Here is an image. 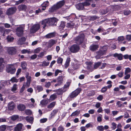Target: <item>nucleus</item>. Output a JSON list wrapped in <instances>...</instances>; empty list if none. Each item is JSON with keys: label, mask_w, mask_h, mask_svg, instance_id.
Segmentation results:
<instances>
[{"label": "nucleus", "mask_w": 131, "mask_h": 131, "mask_svg": "<svg viewBox=\"0 0 131 131\" xmlns=\"http://www.w3.org/2000/svg\"><path fill=\"white\" fill-rule=\"evenodd\" d=\"M58 21L57 19L55 17L43 20L41 21V24L43 26V29L45 30L47 26V24L49 26H56Z\"/></svg>", "instance_id": "obj_1"}, {"label": "nucleus", "mask_w": 131, "mask_h": 131, "mask_svg": "<svg viewBox=\"0 0 131 131\" xmlns=\"http://www.w3.org/2000/svg\"><path fill=\"white\" fill-rule=\"evenodd\" d=\"M90 2H93V0H85V2L83 3H79L75 5L77 9L79 10L84 9V7L89 6L91 5Z\"/></svg>", "instance_id": "obj_2"}, {"label": "nucleus", "mask_w": 131, "mask_h": 131, "mask_svg": "<svg viewBox=\"0 0 131 131\" xmlns=\"http://www.w3.org/2000/svg\"><path fill=\"white\" fill-rule=\"evenodd\" d=\"M85 38V35L83 33L80 34L75 37L74 39L75 43L78 45H81L84 42Z\"/></svg>", "instance_id": "obj_3"}, {"label": "nucleus", "mask_w": 131, "mask_h": 131, "mask_svg": "<svg viewBox=\"0 0 131 131\" xmlns=\"http://www.w3.org/2000/svg\"><path fill=\"white\" fill-rule=\"evenodd\" d=\"M80 50V46L77 44H74L71 46L70 48V51L73 53H77Z\"/></svg>", "instance_id": "obj_4"}, {"label": "nucleus", "mask_w": 131, "mask_h": 131, "mask_svg": "<svg viewBox=\"0 0 131 131\" xmlns=\"http://www.w3.org/2000/svg\"><path fill=\"white\" fill-rule=\"evenodd\" d=\"M81 91V88H78L72 92L69 95V97L71 99H73L78 95Z\"/></svg>", "instance_id": "obj_5"}, {"label": "nucleus", "mask_w": 131, "mask_h": 131, "mask_svg": "<svg viewBox=\"0 0 131 131\" xmlns=\"http://www.w3.org/2000/svg\"><path fill=\"white\" fill-rule=\"evenodd\" d=\"M40 25L38 24H36L33 25L30 29V32L31 34H34L40 28Z\"/></svg>", "instance_id": "obj_6"}, {"label": "nucleus", "mask_w": 131, "mask_h": 131, "mask_svg": "<svg viewBox=\"0 0 131 131\" xmlns=\"http://www.w3.org/2000/svg\"><path fill=\"white\" fill-rule=\"evenodd\" d=\"M105 47H103V49L105 48V49L102 50H99L97 52V54L96 56V57L98 59H100L103 57V55L105 54L107 49L105 48Z\"/></svg>", "instance_id": "obj_7"}, {"label": "nucleus", "mask_w": 131, "mask_h": 131, "mask_svg": "<svg viewBox=\"0 0 131 131\" xmlns=\"http://www.w3.org/2000/svg\"><path fill=\"white\" fill-rule=\"evenodd\" d=\"M16 31L17 36H21L23 35L24 28L21 26H19L17 28Z\"/></svg>", "instance_id": "obj_8"}, {"label": "nucleus", "mask_w": 131, "mask_h": 131, "mask_svg": "<svg viewBox=\"0 0 131 131\" xmlns=\"http://www.w3.org/2000/svg\"><path fill=\"white\" fill-rule=\"evenodd\" d=\"M7 51L9 54L11 55L15 54L16 52V50L13 47H9L7 49Z\"/></svg>", "instance_id": "obj_9"}, {"label": "nucleus", "mask_w": 131, "mask_h": 131, "mask_svg": "<svg viewBox=\"0 0 131 131\" xmlns=\"http://www.w3.org/2000/svg\"><path fill=\"white\" fill-rule=\"evenodd\" d=\"M7 73H10L11 74H14L16 71V69L14 67H8L6 70Z\"/></svg>", "instance_id": "obj_10"}, {"label": "nucleus", "mask_w": 131, "mask_h": 131, "mask_svg": "<svg viewBox=\"0 0 131 131\" xmlns=\"http://www.w3.org/2000/svg\"><path fill=\"white\" fill-rule=\"evenodd\" d=\"M15 8L13 7H11L8 8L6 11V14L8 16L12 15L15 12Z\"/></svg>", "instance_id": "obj_11"}, {"label": "nucleus", "mask_w": 131, "mask_h": 131, "mask_svg": "<svg viewBox=\"0 0 131 131\" xmlns=\"http://www.w3.org/2000/svg\"><path fill=\"white\" fill-rule=\"evenodd\" d=\"M65 2L64 0L60 1L55 5L58 9L61 8L64 4Z\"/></svg>", "instance_id": "obj_12"}, {"label": "nucleus", "mask_w": 131, "mask_h": 131, "mask_svg": "<svg viewBox=\"0 0 131 131\" xmlns=\"http://www.w3.org/2000/svg\"><path fill=\"white\" fill-rule=\"evenodd\" d=\"M17 108L18 110L20 111H24L26 108L25 106L22 104H19L18 105Z\"/></svg>", "instance_id": "obj_13"}, {"label": "nucleus", "mask_w": 131, "mask_h": 131, "mask_svg": "<svg viewBox=\"0 0 131 131\" xmlns=\"http://www.w3.org/2000/svg\"><path fill=\"white\" fill-rule=\"evenodd\" d=\"M99 48V46L98 45L92 44L90 46V49L91 51H94L97 50Z\"/></svg>", "instance_id": "obj_14"}, {"label": "nucleus", "mask_w": 131, "mask_h": 131, "mask_svg": "<svg viewBox=\"0 0 131 131\" xmlns=\"http://www.w3.org/2000/svg\"><path fill=\"white\" fill-rule=\"evenodd\" d=\"M56 34V32H54L47 34L45 36V37L47 38H50L55 37Z\"/></svg>", "instance_id": "obj_15"}, {"label": "nucleus", "mask_w": 131, "mask_h": 131, "mask_svg": "<svg viewBox=\"0 0 131 131\" xmlns=\"http://www.w3.org/2000/svg\"><path fill=\"white\" fill-rule=\"evenodd\" d=\"M66 22L64 21H61L60 24L58 27V29L60 31H61L63 30V29L65 26Z\"/></svg>", "instance_id": "obj_16"}, {"label": "nucleus", "mask_w": 131, "mask_h": 131, "mask_svg": "<svg viewBox=\"0 0 131 131\" xmlns=\"http://www.w3.org/2000/svg\"><path fill=\"white\" fill-rule=\"evenodd\" d=\"M23 126V124L21 123L18 124L15 127L14 130L15 131H21Z\"/></svg>", "instance_id": "obj_17"}, {"label": "nucleus", "mask_w": 131, "mask_h": 131, "mask_svg": "<svg viewBox=\"0 0 131 131\" xmlns=\"http://www.w3.org/2000/svg\"><path fill=\"white\" fill-rule=\"evenodd\" d=\"M71 61L70 58L69 57H68L66 59L65 63L64 65V68L67 69L70 64V62Z\"/></svg>", "instance_id": "obj_18"}, {"label": "nucleus", "mask_w": 131, "mask_h": 131, "mask_svg": "<svg viewBox=\"0 0 131 131\" xmlns=\"http://www.w3.org/2000/svg\"><path fill=\"white\" fill-rule=\"evenodd\" d=\"M15 107V105L13 102L9 103L8 105V109L9 110L12 111L14 110Z\"/></svg>", "instance_id": "obj_19"}, {"label": "nucleus", "mask_w": 131, "mask_h": 131, "mask_svg": "<svg viewBox=\"0 0 131 131\" xmlns=\"http://www.w3.org/2000/svg\"><path fill=\"white\" fill-rule=\"evenodd\" d=\"M113 56L115 57H117L119 60H122L123 59V55L121 53L118 54L117 53H115L113 54Z\"/></svg>", "instance_id": "obj_20"}, {"label": "nucleus", "mask_w": 131, "mask_h": 131, "mask_svg": "<svg viewBox=\"0 0 131 131\" xmlns=\"http://www.w3.org/2000/svg\"><path fill=\"white\" fill-rule=\"evenodd\" d=\"M66 91V90H64L62 88L56 90V92L58 95H62L63 93Z\"/></svg>", "instance_id": "obj_21"}, {"label": "nucleus", "mask_w": 131, "mask_h": 131, "mask_svg": "<svg viewBox=\"0 0 131 131\" xmlns=\"http://www.w3.org/2000/svg\"><path fill=\"white\" fill-rule=\"evenodd\" d=\"M56 43V41L54 39H52L49 41L48 44V47L49 48H51L54 44Z\"/></svg>", "instance_id": "obj_22"}, {"label": "nucleus", "mask_w": 131, "mask_h": 131, "mask_svg": "<svg viewBox=\"0 0 131 131\" xmlns=\"http://www.w3.org/2000/svg\"><path fill=\"white\" fill-rule=\"evenodd\" d=\"M27 8L26 6L24 5H19L18 8L20 11H25Z\"/></svg>", "instance_id": "obj_23"}, {"label": "nucleus", "mask_w": 131, "mask_h": 131, "mask_svg": "<svg viewBox=\"0 0 131 131\" xmlns=\"http://www.w3.org/2000/svg\"><path fill=\"white\" fill-rule=\"evenodd\" d=\"M4 62V59L2 58H0V71H2L4 65L2 63Z\"/></svg>", "instance_id": "obj_24"}, {"label": "nucleus", "mask_w": 131, "mask_h": 131, "mask_svg": "<svg viewBox=\"0 0 131 131\" xmlns=\"http://www.w3.org/2000/svg\"><path fill=\"white\" fill-rule=\"evenodd\" d=\"M58 111L59 110L58 109L53 110L50 114V118H53L58 112Z\"/></svg>", "instance_id": "obj_25"}, {"label": "nucleus", "mask_w": 131, "mask_h": 131, "mask_svg": "<svg viewBox=\"0 0 131 131\" xmlns=\"http://www.w3.org/2000/svg\"><path fill=\"white\" fill-rule=\"evenodd\" d=\"M75 25V24L73 22L67 23L66 25V26L68 28H73Z\"/></svg>", "instance_id": "obj_26"}, {"label": "nucleus", "mask_w": 131, "mask_h": 131, "mask_svg": "<svg viewBox=\"0 0 131 131\" xmlns=\"http://www.w3.org/2000/svg\"><path fill=\"white\" fill-rule=\"evenodd\" d=\"M80 110L78 111V110H77L75 111L72 113L70 115V116L72 117L75 116H78L80 114Z\"/></svg>", "instance_id": "obj_27"}, {"label": "nucleus", "mask_w": 131, "mask_h": 131, "mask_svg": "<svg viewBox=\"0 0 131 131\" xmlns=\"http://www.w3.org/2000/svg\"><path fill=\"white\" fill-rule=\"evenodd\" d=\"M58 83L59 84V85H61L63 81V79L62 77L59 76L58 78Z\"/></svg>", "instance_id": "obj_28"}, {"label": "nucleus", "mask_w": 131, "mask_h": 131, "mask_svg": "<svg viewBox=\"0 0 131 131\" xmlns=\"http://www.w3.org/2000/svg\"><path fill=\"white\" fill-rule=\"evenodd\" d=\"M26 120L27 122L29 123H32L34 120V118L32 117H27L26 118Z\"/></svg>", "instance_id": "obj_29"}, {"label": "nucleus", "mask_w": 131, "mask_h": 131, "mask_svg": "<svg viewBox=\"0 0 131 131\" xmlns=\"http://www.w3.org/2000/svg\"><path fill=\"white\" fill-rule=\"evenodd\" d=\"M58 9L55 5H54L49 9V11L50 12H53L54 11Z\"/></svg>", "instance_id": "obj_30"}, {"label": "nucleus", "mask_w": 131, "mask_h": 131, "mask_svg": "<svg viewBox=\"0 0 131 131\" xmlns=\"http://www.w3.org/2000/svg\"><path fill=\"white\" fill-rule=\"evenodd\" d=\"M27 65V63L25 62H21V66L22 69L23 70L26 69Z\"/></svg>", "instance_id": "obj_31"}, {"label": "nucleus", "mask_w": 131, "mask_h": 131, "mask_svg": "<svg viewBox=\"0 0 131 131\" xmlns=\"http://www.w3.org/2000/svg\"><path fill=\"white\" fill-rule=\"evenodd\" d=\"M69 17L72 19H79L76 16L75 14L74 13L71 14L70 16Z\"/></svg>", "instance_id": "obj_32"}, {"label": "nucleus", "mask_w": 131, "mask_h": 131, "mask_svg": "<svg viewBox=\"0 0 131 131\" xmlns=\"http://www.w3.org/2000/svg\"><path fill=\"white\" fill-rule=\"evenodd\" d=\"M56 104V102H52L48 105L47 106V108H53L55 106Z\"/></svg>", "instance_id": "obj_33"}, {"label": "nucleus", "mask_w": 131, "mask_h": 131, "mask_svg": "<svg viewBox=\"0 0 131 131\" xmlns=\"http://www.w3.org/2000/svg\"><path fill=\"white\" fill-rule=\"evenodd\" d=\"M11 31V30L10 29H4L3 28H0V31H1V32H3V31H4V33H8L9 32Z\"/></svg>", "instance_id": "obj_34"}, {"label": "nucleus", "mask_w": 131, "mask_h": 131, "mask_svg": "<svg viewBox=\"0 0 131 131\" xmlns=\"http://www.w3.org/2000/svg\"><path fill=\"white\" fill-rule=\"evenodd\" d=\"M48 103V101L46 99L42 100L40 102V103L42 105H46Z\"/></svg>", "instance_id": "obj_35"}, {"label": "nucleus", "mask_w": 131, "mask_h": 131, "mask_svg": "<svg viewBox=\"0 0 131 131\" xmlns=\"http://www.w3.org/2000/svg\"><path fill=\"white\" fill-rule=\"evenodd\" d=\"M57 97V96L55 94L51 95L50 96V100L51 101L54 100Z\"/></svg>", "instance_id": "obj_36"}, {"label": "nucleus", "mask_w": 131, "mask_h": 131, "mask_svg": "<svg viewBox=\"0 0 131 131\" xmlns=\"http://www.w3.org/2000/svg\"><path fill=\"white\" fill-rule=\"evenodd\" d=\"M19 117V116L18 115H13L11 116L10 118L12 121H14L18 119Z\"/></svg>", "instance_id": "obj_37"}, {"label": "nucleus", "mask_w": 131, "mask_h": 131, "mask_svg": "<svg viewBox=\"0 0 131 131\" xmlns=\"http://www.w3.org/2000/svg\"><path fill=\"white\" fill-rule=\"evenodd\" d=\"M49 2L48 1L44 2L41 4L42 7L46 8L49 5Z\"/></svg>", "instance_id": "obj_38"}, {"label": "nucleus", "mask_w": 131, "mask_h": 131, "mask_svg": "<svg viewBox=\"0 0 131 131\" xmlns=\"http://www.w3.org/2000/svg\"><path fill=\"white\" fill-rule=\"evenodd\" d=\"M70 84V83L69 82H68L66 83V84H65L64 86L62 88L64 90H66V91L67 90V88H68Z\"/></svg>", "instance_id": "obj_39"}, {"label": "nucleus", "mask_w": 131, "mask_h": 131, "mask_svg": "<svg viewBox=\"0 0 131 131\" xmlns=\"http://www.w3.org/2000/svg\"><path fill=\"white\" fill-rule=\"evenodd\" d=\"M63 61V59L60 57H59L57 59V62L58 64H62Z\"/></svg>", "instance_id": "obj_40"}, {"label": "nucleus", "mask_w": 131, "mask_h": 131, "mask_svg": "<svg viewBox=\"0 0 131 131\" xmlns=\"http://www.w3.org/2000/svg\"><path fill=\"white\" fill-rule=\"evenodd\" d=\"M99 17H98L96 15L93 16H92L90 17V20L92 21H94L96 19L99 18Z\"/></svg>", "instance_id": "obj_41"}, {"label": "nucleus", "mask_w": 131, "mask_h": 131, "mask_svg": "<svg viewBox=\"0 0 131 131\" xmlns=\"http://www.w3.org/2000/svg\"><path fill=\"white\" fill-rule=\"evenodd\" d=\"M74 70V69L72 66L71 67L68 68V71L69 73H73V72Z\"/></svg>", "instance_id": "obj_42"}, {"label": "nucleus", "mask_w": 131, "mask_h": 131, "mask_svg": "<svg viewBox=\"0 0 131 131\" xmlns=\"http://www.w3.org/2000/svg\"><path fill=\"white\" fill-rule=\"evenodd\" d=\"M131 70L129 68H126L124 72V74L125 75L127 74L128 73L131 72Z\"/></svg>", "instance_id": "obj_43"}, {"label": "nucleus", "mask_w": 131, "mask_h": 131, "mask_svg": "<svg viewBox=\"0 0 131 131\" xmlns=\"http://www.w3.org/2000/svg\"><path fill=\"white\" fill-rule=\"evenodd\" d=\"M26 39L25 37H23L19 39V41L20 42V43L22 44L24 43V42L26 41Z\"/></svg>", "instance_id": "obj_44"}, {"label": "nucleus", "mask_w": 131, "mask_h": 131, "mask_svg": "<svg viewBox=\"0 0 131 131\" xmlns=\"http://www.w3.org/2000/svg\"><path fill=\"white\" fill-rule=\"evenodd\" d=\"M97 129L100 131H103L104 130V127L102 125L98 126L97 127Z\"/></svg>", "instance_id": "obj_45"}, {"label": "nucleus", "mask_w": 131, "mask_h": 131, "mask_svg": "<svg viewBox=\"0 0 131 131\" xmlns=\"http://www.w3.org/2000/svg\"><path fill=\"white\" fill-rule=\"evenodd\" d=\"M6 129V126L5 125H2L0 126V131H5Z\"/></svg>", "instance_id": "obj_46"}, {"label": "nucleus", "mask_w": 131, "mask_h": 131, "mask_svg": "<svg viewBox=\"0 0 131 131\" xmlns=\"http://www.w3.org/2000/svg\"><path fill=\"white\" fill-rule=\"evenodd\" d=\"M130 11L129 10H125L124 11V14L125 15H128L130 13Z\"/></svg>", "instance_id": "obj_47"}, {"label": "nucleus", "mask_w": 131, "mask_h": 131, "mask_svg": "<svg viewBox=\"0 0 131 131\" xmlns=\"http://www.w3.org/2000/svg\"><path fill=\"white\" fill-rule=\"evenodd\" d=\"M14 38L10 36H7V39L8 41H12Z\"/></svg>", "instance_id": "obj_48"}, {"label": "nucleus", "mask_w": 131, "mask_h": 131, "mask_svg": "<svg viewBox=\"0 0 131 131\" xmlns=\"http://www.w3.org/2000/svg\"><path fill=\"white\" fill-rule=\"evenodd\" d=\"M49 62H46V61H43L42 64V66L46 67L49 65Z\"/></svg>", "instance_id": "obj_49"}, {"label": "nucleus", "mask_w": 131, "mask_h": 131, "mask_svg": "<svg viewBox=\"0 0 131 131\" xmlns=\"http://www.w3.org/2000/svg\"><path fill=\"white\" fill-rule=\"evenodd\" d=\"M45 54V52H41L40 53L37 55V56L39 58H42Z\"/></svg>", "instance_id": "obj_50"}, {"label": "nucleus", "mask_w": 131, "mask_h": 131, "mask_svg": "<svg viewBox=\"0 0 131 131\" xmlns=\"http://www.w3.org/2000/svg\"><path fill=\"white\" fill-rule=\"evenodd\" d=\"M95 94V93L94 91H90L87 94L88 96H93Z\"/></svg>", "instance_id": "obj_51"}, {"label": "nucleus", "mask_w": 131, "mask_h": 131, "mask_svg": "<svg viewBox=\"0 0 131 131\" xmlns=\"http://www.w3.org/2000/svg\"><path fill=\"white\" fill-rule=\"evenodd\" d=\"M36 89L38 91V92H40L43 90V88L42 86L40 85H37L36 87Z\"/></svg>", "instance_id": "obj_52"}, {"label": "nucleus", "mask_w": 131, "mask_h": 131, "mask_svg": "<svg viewBox=\"0 0 131 131\" xmlns=\"http://www.w3.org/2000/svg\"><path fill=\"white\" fill-rule=\"evenodd\" d=\"M17 85L16 84H14L11 89V91L12 92H14L15 91H16L17 90Z\"/></svg>", "instance_id": "obj_53"}, {"label": "nucleus", "mask_w": 131, "mask_h": 131, "mask_svg": "<svg viewBox=\"0 0 131 131\" xmlns=\"http://www.w3.org/2000/svg\"><path fill=\"white\" fill-rule=\"evenodd\" d=\"M101 64V63L100 62H98L96 63L94 66V68L96 69L99 67Z\"/></svg>", "instance_id": "obj_54"}, {"label": "nucleus", "mask_w": 131, "mask_h": 131, "mask_svg": "<svg viewBox=\"0 0 131 131\" xmlns=\"http://www.w3.org/2000/svg\"><path fill=\"white\" fill-rule=\"evenodd\" d=\"M62 72V71L61 70H59V69H57L56 70L55 72V76H57L59 73H61Z\"/></svg>", "instance_id": "obj_55"}, {"label": "nucleus", "mask_w": 131, "mask_h": 131, "mask_svg": "<svg viewBox=\"0 0 131 131\" xmlns=\"http://www.w3.org/2000/svg\"><path fill=\"white\" fill-rule=\"evenodd\" d=\"M64 129V128L61 125L59 126L58 128V131H63Z\"/></svg>", "instance_id": "obj_56"}, {"label": "nucleus", "mask_w": 131, "mask_h": 131, "mask_svg": "<svg viewBox=\"0 0 131 131\" xmlns=\"http://www.w3.org/2000/svg\"><path fill=\"white\" fill-rule=\"evenodd\" d=\"M7 118H0V123L6 122Z\"/></svg>", "instance_id": "obj_57"}, {"label": "nucleus", "mask_w": 131, "mask_h": 131, "mask_svg": "<svg viewBox=\"0 0 131 131\" xmlns=\"http://www.w3.org/2000/svg\"><path fill=\"white\" fill-rule=\"evenodd\" d=\"M28 75L29 74L28 73V75H26V77L27 79V81L30 82L31 78V76H29Z\"/></svg>", "instance_id": "obj_58"}, {"label": "nucleus", "mask_w": 131, "mask_h": 131, "mask_svg": "<svg viewBox=\"0 0 131 131\" xmlns=\"http://www.w3.org/2000/svg\"><path fill=\"white\" fill-rule=\"evenodd\" d=\"M25 87H25V84H23L20 90V93H22L23 92L24 90Z\"/></svg>", "instance_id": "obj_59"}, {"label": "nucleus", "mask_w": 131, "mask_h": 131, "mask_svg": "<svg viewBox=\"0 0 131 131\" xmlns=\"http://www.w3.org/2000/svg\"><path fill=\"white\" fill-rule=\"evenodd\" d=\"M107 87L106 86H104L102 88L101 90V91L102 93H104L107 90Z\"/></svg>", "instance_id": "obj_60"}, {"label": "nucleus", "mask_w": 131, "mask_h": 131, "mask_svg": "<svg viewBox=\"0 0 131 131\" xmlns=\"http://www.w3.org/2000/svg\"><path fill=\"white\" fill-rule=\"evenodd\" d=\"M47 121V118H43L40 119V122L41 123H44L46 122Z\"/></svg>", "instance_id": "obj_61"}, {"label": "nucleus", "mask_w": 131, "mask_h": 131, "mask_svg": "<svg viewBox=\"0 0 131 131\" xmlns=\"http://www.w3.org/2000/svg\"><path fill=\"white\" fill-rule=\"evenodd\" d=\"M21 52L22 54H25L26 53H29L30 52L29 50H28L26 49H24L22 50L21 51Z\"/></svg>", "instance_id": "obj_62"}, {"label": "nucleus", "mask_w": 131, "mask_h": 131, "mask_svg": "<svg viewBox=\"0 0 131 131\" xmlns=\"http://www.w3.org/2000/svg\"><path fill=\"white\" fill-rule=\"evenodd\" d=\"M10 81L12 82H17L18 81L17 79L16 78L14 77H13L11 79Z\"/></svg>", "instance_id": "obj_63"}, {"label": "nucleus", "mask_w": 131, "mask_h": 131, "mask_svg": "<svg viewBox=\"0 0 131 131\" xmlns=\"http://www.w3.org/2000/svg\"><path fill=\"white\" fill-rule=\"evenodd\" d=\"M126 39L128 41H131V34L127 35L126 36Z\"/></svg>", "instance_id": "obj_64"}]
</instances>
